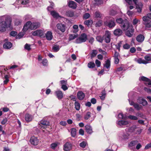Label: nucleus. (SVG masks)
Masks as SVG:
<instances>
[{
	"mask_svg": "<svg viewBox=\"0 0 151 151\" xmlns=\"http://www.w3.org/2000/svg\"><path fill=\"white\" fill-rule=\"evenodd\" d=\"M102 24V21L101 20H99L96 24V27H100Z\"/></svg>",
	"mask_w": 151,
	"mask_h": 151,
	"instance_id": "49",
	"label": "nucleus"
},
{
	"mask_svg": "<svg viewBox=\"0 0 151 151\" xmlns=\"http://www.w3.org/2000/svg\"><path fill=\"white\" fill-rule=\"evenodd\" d=\"M122 44V42L120 41L119 43H117L116 45V48L118 49L119 51L120 50V48L121 47V45Z\"/></svg>",
	"mask_w": 151,
	"mask_h": 151,
	"instance_id": "55",
	"label": "nucleus"
},
{
	"mask_svg": "<svg viewBox=\"0 0 151 151\" xmlns=\"http://www.w3.org/2000/svg\"><path fill=\"white\" fill-rule=\"evenodd\" d=\"M90 17V14L88 13H86L83 15V18L84 19H86L89 18Z\"/></svg>",
	"mask_w": 151,
	"mask_h": 151,
	"instance_id": "44",
	"label": "nucleus"
},
{
	"mask_svg": "<svg viewBox=\"0 0 151 151\" xmlns=\"http://www.w3.org/2000/svg\"><path fill=\"white\" fill-rule=\"evenodd\" d=\"M88 66L89 68H93L95 67V64L93 62H90L88 63Z\"/></svg>",
	"mask_w": 151,
	"mask_h": 151,
	"instance_id": "40",
	"label": "nucleus"
},
{
	"mask_svg": "<svg viewBox=\"0 0 151 151\" xmlns=\"http://www.w3.org/2000/svg\"><path fill=\"white\" fill-rule=\"evenodd\" d=\"M68 6L70 7L73 9H76V7L77 5L76 3L74 1H69L68 2Z\"/></svg>",
	"mask_w": 151,
	"mask_h": 151,
	"instance_id": "21",
	"label": "nucleus"
},
{
	"mask_svg": "<svg viewBox=\"0 0 151 151\" xmlns=\"http://www.w3.org/2000/svg\"><path fill=\"white\" fill-rule=\"evenodd\" d=\"M134 60L135 61L140 64H146L148 63V62L142 59L141 58H135Z\"/></svg>",
	"mask_w": 151,
	"mask_h": 151,
	"instance_id": "17",
	"label": "nucleus"
},
{
	"mask_svg": "<svg viewBox=\"0 0 151 151\" xmlns=\"http://www.w3.org/2000/svg\"><path fill=\"white\" fill-rule=\"evenodd\" d=\"M96 39L99 42H102L103 40V38L101 36H98L96 37Z\"/></svg>",
	"mask_w": 151,
	"mask_h": 151,
	"instance_id": "50",
	"label": "nucleus"
},
{
	"mask_svg": "<svg viewBox=\"0 0 151 151\" xmlns=\"http://www.w3.org/2000/svg\"><path fill=\"white\" fill-rule=\"evenodd\" d=\"M71 144L69 142H67L64 145L63 150L65 151H69L72 148Z\"/></svg>",
	"mask_w": 151,
	"mask_h": 151,
	"instance_id": "13",
	"label": "nucleus"
},
{
	"mask_svg": "<svg viewBox=\"0 0 151 151\" xmlns=\"http://www.w3.org/2000/svg\"><path fill=\"white\" fill-rule=\"evenodd\" d=\"M40 26V24L39 22H36L32 23L31 22V26L30 29L35 30L38 28Z\"/></svg>",
	"mask_w": 151,
	"mask_h": 151,
	"instance_id": "12",
	"label": "nucleus"
},
{
	"mask_svg": "<svg viewBox=\"0 0 151 151\" xmlns=\"http://www.w3.org/2000/svg\"><path fill=\"white\" fill-rule=\"evenodd\" d=\"M73 28L74 30L73 31V32L74 33H76L78 31V26L77 25H74L73 26Z\"/></svg>",
	"mask_w": 151,
	"mask_h": 151,
	"instance_id": "43",
	"label": "nucleus"
},
{
	"mask_svg": "<svg viewBox=\"0 0 151 151\" xmlns=\"http://www.w3.org/2000/svg\"><path fill=\"white\" fill-rule=\"evenodd\" d=\"M145 59L146 60V61L148 62V61L151 60V55H147L145 56Z\"/></svg>",
	"mask_w": 151,
	"mask_h": 151,
	"instance_id": "46",
	"label": "nucleus"
},
{
	"mask_svg": "<svg viewBox=\"0 0 151 151\" xmlns=\"http://www.w3.org/2000/svg\"><path fill=\"white\" fill-rule=\"evenodd\" d=\"M94 15L95 17L96 18H101L103 17V15L101 14V13L98 11H96L95 12L94 14Z\"/></svg>",
	"mask_w": 151,
	"mask_h": 151,
	"instance_id": "28",
	"label": "nucleus"
},
{
	"mask_svg": "<svg viewBox=\"0 0 151 151\" xmlns=\"http://www.w3.org/2000/svg\"><path fill=\"white\" fill-rule=\"evenodd\" d=\"M86 142L83 141L80 144V146L82 148H84L86 146Z\"/></svg>",
	"mask_w": 151,
	"mask_h": 151,
	"instance_id": "61",
	"label": "nucleus"
},
{
	"mask_svg": "<svg viewBox=\"0 0 151 151\" xmlns=\"http://www.w3.org/2000/svg\"><path fill=\"white\" fill-rule=\"evenodd\" d=\"M137 128H138V127L136 125H134L129 128V131L130 132H133Z\"/></svg>",
	"mask_w": 151,
	"mask_h": 151,
	"instance_id": "30",
	"label": "nucleus"
},
{
	"mask_svg": "<svg viewBox=\"0 0 151 151\" xmlns=\"http://www.w3.org/2000/svg\"><path fill=\"white\" fill-rule=\"evenodd\" d=\"M98 53L97 51L96 50H93L91 53V57L92 58L95 57Z\"/></svg>",
	"mask_w": 151,
	"mask_h": 151,
	"instance_id": "31",
	"label": "nucleus"
},
{
	"mask_svg": "<svg viewBox=\"0 0 151 151\" xmlns=\"http://www.w3.org/2000/svg\"><path fill=\"white\" fill-rule=\"evenodd\" d=\"M137 102L143 106H145L147 104V101L142 97H139L137 99Z\"/></svg>",
	"mask_w": 151,
	"mask_h": 151,
	"instance_id": "16",
	"label": "nucleus"
},
{
	"mask_svg": "<svg viewBox=\"0 0 151 151\" xmlns=\"http://www.w3.org/2000/svg\"><path fill=\"white\" fill-rule=\"evenodd\" d=\"M5 17L2 16L0 17V21L1 22L0 23V31L1 32H5L8 24H10L11 22V20L10 18H5V21L4 20Z\"/></svg>",
	"mask_w": 151,
	"mask_h": 151,
	"instance_id": "2",
	"label": "nucleus"
},
{
	"mask_svg": "<svg viewBox=\"0 0 151 151\" xmlns=\"http://www.w3.org/2000/svg\"><path fill=\"white\" fill-rule=\"evenodd\" d=\"M145 39V37L143 35L140 34L138 35L136 37V40L139 42H142Z\"/></svg>",
	"mask_w": 151,
	"mask_h": 151,
	"instance_id": "19",
	"label": "nucleus"
},
{
	"mask_svg": "<svg viewBox=\"0 0 151 151\" xmlns=\"http://www.w3.org/2000/svg\"><path fill=\"white\" fill-rule=\"evenodd\" d=\"M101 96H100L101 99L102 100H104L106 96V92L104 90L102 91L101 93Z\"/></svg>",
	"mask_w": 151,
	"mask_h": 151,
	"instance_id": "32",
	"label": "nucleus"
},
{
	"mask_svg": "<svg viewBox=\"0 0 151 151\" xmlns=\"http://www.w3.org/2000/svg\"><path fill=\"white\" fill-rule=\"evenodd\" d=\"M116 6L115 5H113L110 7L109 14L111 16H114L116 14Z\"/></svg>",
	"mask_w": 151,
	"mask_h": 151,
	"instance_id": "11",
	"label": "nucleus"
},
{
	"mask_svg": "<svg viewBox=\"0 0 151 151\" xmlns=\"http://www.w3.org/2000/svg\"><path fill=\"white\" fill-rule=\"evenodd\" d=\"M12 46V43L9 42H6L3 45L4 48L6 49H9L11 48Z\"/></svg>",
	"mask_w": 151,
	"mask_h": 151,
	"instance_id": "25",
	"label": "nucleus"
},
{
	"mask_svg": "<svg viewBox=\"0 0 151 151\" xmlns=\"http://www.w3.org/2000/svg\"><path fill=\"white\" fill-rule=\"evenodd\" d=\"M50 14L54 18L58 19L59 17H61V16L59 15V14L55 11H51Z\"/></svg>",
	"mask_w": 151,
	"mask_h": 151,
	"instance_id": "27",
	"label": "nucleus"
},
{
	"mask_svg": "<svg viewBox=\"0 0 151 151\" xmlns=\"http://www.w3.org/2000/svg\"><path fill=\"white\" fill-rule=\"evenodd\" d=\"M77 34L70 35L69 38V40L70 41L75 39L77 37Z\"/></svg>",
	"mask_w": 151,
	"mask_h": 151,
	"instance_id": "35",
	"label": "nucleus"
},
{
	"mask_svg": "<svg viewBox=\"0 0 151 151\" xmlns=\"http://www.w3.org/2000/svg\"><path fill=\"white\" fill-rule=\"evenodd\" d=\"M31 143L34 145H37L39 142L37 138L34 137H32L30 140Z\"/></svg>",
	"mask_w": 151,
	"mask_h": 151,
	"instance_id": "15",
	"label": "nucleus"
},
{
	"mask_svg": "<svg viewBox=\"0 0 151 151\" xmlns=\"http://www.w3.org/2000/svg\"><path fill=\"white\" fill-rule=\"evenodd\" d=\"M91 114L90 112H88L84 116V119L86 120L88 119L91 117Z\"/></svg>",
	"mask_w": 151,
	"mask_h": 151,
	"instance_id": "45",
	"label": "nucleus"
},
{
	"mask_svg": "<svg viewBox=\"0 0 151 151\" xmlns=\"http://www.w3.org/2000/svg\"><path fill=\"white\" fill-rule=\"evenodd\" d=\"M123 48L125 49H128L130 47V46L129 44L126 43L123 46Z\"/></svg>",
	"mask_w": 151,
	"mask_h": 151,
	"instance_id": "57",
	"label": "nucleus"
},
{
	"mask_svg": "<svg viewBox=\"0 0 151 151\" xmlns=\"http://www.w3.org/2000/svg\"><path fill=\"white\" fill-rule=\"evenodd\" d=\"M53 38L52 33L50 31H48L47 39L48 40H50Z\"/></svg>",
	"mask_w": 151,
	"mask_h": 151,
	"instance_id": "38",
	"label": "nucleus"
},
{
	"mask_svg": "<svg viewBox=\"0 0 151 151\" xmlns=\"http://www.w3.org/2000/svg\"><path fill=\"white\" fill-rule=\"evenodd\" d=\"M117 124L120 126H121L127 125L128 124V122L126 121L119 120L118 121Z\"/></svg>",
	"mask_w": 151,
	"mask_h": 151,
	"instance_id": "29",
	"label": "nucleus"
},
{
	"mask_svg": "<svg viewBox=\"0 0 151 151\" xmlns=\"http://www.w3.org/2000/svg\"><path fill=\"white\" fill-rule=\"evenodd\" d=\"M56 27L58 30L62 33L65 32L67 29L65 24H63L62 23L57 24L56 25Z\"/></svg>",
	"mask_w": 151,
	"mask_h": 151,
	"instance_id": "7",
	"label": "nucleus"
},
{
	"mask_svg": "<svg viewBox=\"0 0 151 151\" xmlns=\"http://www.w3.org/2000/svg\"><path fill=\"white\" fill-rule=\"evenodd\" d=\"M32 35L34 36H38L41 37H45L44 32L41 29L36 30L32 32Z\"/></svg>",
	"mask_w": 151,
	"mask_h": 151,
	"instance_id": "9",
	"label": "nucleus"
},
{
	"mask_svg": "<svg viewBox=\"0 0 151 151\" xmlns=\"http://www.w3.org/2000/svg\"><path fill=\"white\" fill-rule=\"evenodd\" d=\"M77 96L78 99L80 100H83L85 96L84 93L81 91L78 92L77 93Z\"/></svg>",
	"mask_w": 151,
	"mask_h": 151,
	"instance_id": "18",
	"label": "nucleus"
},
{
	"mask_svg": "<svg viewBox=\"0 0 151 151\" xmlns=\"http://www.w3.org/2000/svg\"><path fill=\"white\" fill-rule=\"evenodd\" d=\"M17 32L15 31H12L10 33V35L13 37L15 36L17 34Z\"/></svg>",
	"mask_w": 151,
	"mask_h": 151,
	"instance_id": "60",
	"label": "nucleus"
},
{
	"mask_svg": "<svg viewBox=\"0 0 151 151\" xmlns=\"http://www.w3.org/2000/svg\"><path fill=\"white\" fill-rule=\"evenodd\" d=\"M145 17H143V24L146 27L150 28L151 27V20L146 19Z\"/></svg>",
	"mask_w": 151,
	"mask_h": 151,
	"instance_id": "8",
	"label": "nucleus"
},
{
	"mask_svg": "<svg viewBox=\"0 0 151 151\" xmlns=\"http://www.w3.org/2000/svg\"><path fill=\"white\" fill-rule=\"evenodd\" d=\"M140 22V21L139 20L135 18L133 20V23L134 25H135L138 22Z\"/></svg>",
	"mask_w": 151,
	"mask_h": 151,
	"instance_id": "63",
	"label": "nucleus"
},
{
	"mask_svg": "<svg viewBox=\"0 0 151 151\" xmlns=\"http://www.w3.org/2000/svg\"><path fill=\"white\" fill-rule=\"evenodd\" d=\"M122 33V30L120 29H115L114 32V35L118 36L121 35Z\"/></svg>",
	"mask_w": 151,
	"mask_h": 151,
	"instance_id": "20",
	"label": "nucleus"
},
{
	"mask_svg": "<svg viewBox=\"0 0 151 151\" xmlns=\"http://www.w3.org/2000/svg\"><path fill=\"white\" fill-rule=\"evenodd\" d=\"M96 4L99 5L103 4V2L102 0H95Z\"/></svg>",
	"mask_w": 151,
	"mask_h": 151,
	"instance_id": "53",
	"label": "nucleus"
},
{
	"mask_svg": "<svg viewBox=\"0 0 151 151\" xmlns=\"http://www.w3.org/2000/svg\"><path fill=\"white\" fill-rule=\"evenodd\" d=\"M125 1L129 5L132 4L133 2L132 0H125ZM132 1L136 5L137 12L139 13H141L143 6L141 2H138L137 0H132Z\"/></svg>",
	"mask_w": 151,
	"mask_h": 151,
	"instance_id": "3",
	"label": "nucleus"
},
{
	"mask_svg": "<svg viewBox=\"0 0 151 151\" xmlns=\"http://www.w3.org/2000/svg\"><path fill=\"white\" fill-rule=\"evenodd\" d=\"M95 63L97 67H99L101 65V62L98 60H96L95 61Z\"/></svg>",
	"mask_w": 151,
	"mask_h": 151,
	"instance_id": "62",
	"label": "nucleus"
},
{
	"mask_svg": "<svg viewBox=\"0 0 151 151\" xmlns=\"http://www.w3.org/2000/svg\"><path fill=\"white\" fill-rule=\"evenodd\" d=\"M59 47L58 45H54L52 47V50L55 52H58L59 50Z\"/></svg>",
	"mask_w": 151,
	"mask_h": 151,
	"instance_id": "39",
	"label": "nucleus"
},
{
	"mask_svg": "<svg viewBox=\"0 0 151 151\" xmlns=\"http://www.w3.org/2000/svg\"><path fill=\"white\" fill-rule=\"evenodd\" d=\"M106 20L104 22V25L110 28H114L116 25V23L114 19L111 17H106L105 18Z\"/></svg>",
	"mask_w": 151,
	"mask_h": 151,
	"instance_id": "4",
	"label": "nucleus"
},
{
	"mask_svg": "<svg viewBox=\"0 0 151 151\" xmlns=\"http://www.w3.org/2000/svg\"><path fill=\"white\" fill-rule=\"evenodd\" d=\"M128 118L133 120H137L138 119L137 117L134 116L130 115L128 116Z\"/></svg>",
	"mask_w": 151,
	"mask_h": 151,
	"instance_id": "48",
	"label": "nucleus"
},
{
	"mask_svg": "<svg viewBox=\"0 0 151 151\" xmlns=\"http://www.w3.org/2000/svg\"><path fill=\"white\" fill-rule=\"evenodd\" d=\"M110 66V61L108 59L106 60L105 62V64L104 66L107 68H109Z\"/></svg>",
	"mask_w": 151,
	"mask_h": 151,
	"instance_id": "34",
	"label": "nucleus"
},
{
	"mask_svg": "<svg viewBox=\"0 0 151 151\" xmlns=\"http://www.w3.org/2000/svg\"><path fill=\"white\" fill-rule=\"evenodd\" d=\"M8 119L6 118H5L1 122V124L3 125L5 124L7 122Z\"/></svg>",
	"mask_w": 151,
	"mask_h": 151,
	"instance_id": "64",
	"label": "nucleus"
},
{
	"mask_svg": "<svg viewBox=\"0 0 151 151\" xmlns=\"http://www.w3.org/2000/svg\"><path fill=\"white\" fill-rule=\"evenodd\" d=\"M22 22V21L21 20L17 19L15 21V24L17 25H18L21 24Z\"/></svg>",
	"mask_w": 151,
	"mask_h": 151,
	"instance_id": "58",
	"label": "nucleus"
},
{
	"mask_svg": "<svg viewBox=\"0 0 151 151\" xmlns=\"http://www.w3.org/2000/svg\"><path fill=\"white\" fill-rule=\"evenodd\" d=\"M58 145V143H53L52 144L50 145L51 148L52 149H55V148L57 147Z\"/></svg>",
	"mask_w": 151,
	"mask_h": 151,
	"instance_id": "56",
	"label": "nucleus"
},
{
	"mask_svg": "<svg viewBox=\"0 0 151 151\" xmlns=\"http://www.w3.org/2000/svg\"><path fill=\"white\" fill-rule=\"evenodd\" d=\"M33 116L29 114H26L25 116V119L27 122L31 121L33 119Z\"/></svg>",
	"mask_w": 151,
	"mask_h": 151,
	"instance_id": "22",
	"label": "nucleus"
},
{
	"mask_svg": "<svg viewBox=\"0 0 151 151\" xmlns=\"http://www.w3.org/2000/svg\"><path fill=\"white\" fill-rule=\"evenodd\" d=\"M55 94L59 99H62L63 97V93L61 91H58L55 92Z\"/></svg>",
	"mask_w": 151,
	"mask_h": 151,
	"instance_id": "26",
	"label": "nucleus"
},
{
	"mask_svg": "<svg viewBox=\"0 0 151 151\" xmlns=\"http://www.w3.org/2000/svg\"><path fill=\"white\" fill-rule=\"evenodd\" d=\"M93 21L92 20H86L84 22V24L87 25L88 27L91 25Z\"/></svg>",
	"mask_w": 151,
	"mask_h": 151,
	"instance_id": "36",
	"label": "nucleus"
},
{
	"mask_svg": "<svg viewBox=\"0 0 151 151\" xmlns=\"http://www.w3.org/2000/svg\"><path fill=\"white\" fill-rule=\"evenodd\" d=\"M71 135L73 137H74L76 134V129L74 128H72L71 129Z\"/></svg>",
	"mask_w": 151,
	"mask_h": 151,
	"instance_id": "41",
	"label": "nucleus"
},
{
	"mask_svg": "<svg viewBox=\"0 0 151 151\" xmlns=\"http://www.w3.org/2000/svg\"><path fill=\"white\" fill-rule=\"evenodd\" d=\"M85 130L86 132L88 134H91L92 132V127L88 124L86 125L85 126Z\"/></svg>",
	"mask_w": 151,
	"mask_h": 151,
	"instance_id": "24",
	"label": "nucleus"
},
{
	"mask_svg": "<svg viewBox=\"0 0 151 151\" xmlns=\"http://www.w3.org/2000/svg\"><path fill=\"white\" fill-rule=\"evenodd\" d=\"M111 34L110 32L108 31H106L105 32V34L104 36L105 42L107 43H109L111 40Z\"/></svg>",
	"mask_w": 151,
	"mask_h": 151,
	"instance_id": "10",
	"label": "nucleus"
},
{
	"mask_svg": "<svg viewBox=\"0 0 151 151\" xmlns=\"http://www.w3.org/2000/svg\"><path fill=\"white\" fill-rule=\"evenodd\" d=\"M138 142L136 140L133 141L131 142L129 144L128 146L131 149H133L135 148V145L137 144Z\"/></svg>",
	"mask_w": 151,
	"mask_h": 151,
	"instance_id": "23",
	"label": "nucleus"
},
{
	"mask_svg": "<svg viewBox=\"0 0 151 151\" xmlns=\"http://www.w3.org/2000/svg\"><path fill=\"white\" fill-rule=\"evenodd\" d=\"M66 15L68 17H72L74 15L73 12L71 11H68L66 12Z\"/></svg>",
	"mask_w": 151,
	"mask_h": 151,
	"instance_id": "33",
	"label": "nucleus"
},
{
	"mask_svg": "<svg viewBox=\"0 0 151 151\" xmlns=\"http://www.w3.org/2000/svg\"><path fill=\"white\" fill-rule=\"evenodd\" d=\"M141 79L142 81H145L147 82L150 81V79L144 76H142L141 77Z\"/></svg>",
	"mask_w": 151,
	"mask_h": 151,
	"instance_id": "54",
	"label": "nucleus"
},
{
	"mask_svg": "<svg viewBox=\"0 0 151 151\" xmlns=\"http://www.w3.org/2000/svg\"><path fill=\"white\" fill-rule=\"evenodd\" d=\"M24 48L26 50L28 51H29L31 49L30 45L27 43L24 45Z\"/></svg>",
	"mask_w": 151,
	"mask_h": 151,
	"instance_id": "47",
	"label": "nucleus"
},
{
	"mask_svg": "<svg viewBox=\"0 0 151 151\" xmlns=\"http://www.w3.org/2000/svg\"><path fill=\"white\" fill-rule=\"evenodd\" d=\"M123 21L124 20H123L121 18H119L116 19V22L120 24V25L122 24V23L123 22Z\"/></svg>",
	"mask_w": 151,
	"mask_h": 151,
	"instance_id": "52",
	"label": "nucleus"
},
{
	"mask_svg": "<svg viewBox=\"0 0 151 151\" xmlns=\"http://www.w3.org/2000/svg\"><path fill=\"white\" fill-rule=\"evenodd\" d=\"M31 26V22L30 21H28L24 25L23 29V31L24 32H25L27 31L28 29H30V28Z\"/></svg>",
	"mask_w": 151,
	"mask_h": 151,
	"instance_id": "14",
	"label": "nucleus"
},
{
	"mask_svg": "<svg viewBox=\"0 0 151 151\" xmlns=\"http://www.w3.org/2000/svg\"><path fill=\"white\" fill-rule=\"evenodd\" d=\"M143 17H146L147 19L151 20V13L147 14L146 16H144Z\"/></svg>",
	"mask_w": 151,
	"mask_h": 151,
	"instance_id": "59",
	"label": "nucleus"
},
{
	"mask_svg": "<svg viewBox=\"0 0 151 151\" xmlns=\"http://www.w3.org/2000/svg\"><path fill=\"white\" fill-rule=\"evenodd\" d=\"M87 39V36L85 33L81 34L80 37L76 40V42L77 43H81L85 42Z\"/></svg>",
	"mask_w": 151,
	"mask_h": 151,
	"instance_id": "6",
	"label": "nucleus"
},
{
	"mask_svg": "<svg viewBox=\"0 0 151 151\" xmlns=\"http://www.w3.org/2000/svg\"><path fill=\"white\" fill-rule=\"evenodd\" d=\"M42 131L44 133H46L47 128V119L46 118L43 119L40 122L39 124Z\"/></svg>",
	"mask_w": 151,
	"mask_h": 151,
	"instance_id": "5",
	"label": "nucleus"
},
{
	"mask_svg": "<svg viewBox=\"0 0 151 151\" xmlns=\"http://www.w3.org/2000/svg\"><path fill=\"white\" fill-rule=\"evenodd\" d=\"M129 135L127 133L124 134L123 135V137L124 139H129Z\"/></svg>",
	"mask_w": 151,
	"mask_h": 151,
	"instance_id": "51",
	"label": "nucleus"
},
{
	"mask_svg": "<svg viewBox=\"0 0 151 151\" xmlns=\"http://www.w3.org/2000/svg\"><path fill=\"white\" fill-rule=\"evenodd\" d=\"M121 28L124 31L127 30L125 35L128 37H131L133 35L134 29L133 26L129 24L128 21L127 19L124 20L123 22L120 25Z\"/></svg>",
	"mask_w": 151,
	"mask_h": 151,
	"instance_id": "1",
	"label": "nucleus"
},
{
	"mask_svg": "<svg viewBox=\"0 0 151 151\" xmlns=\"http://www.w3.org/2000/svg\"><path fill=\"white\" fill-rule=\"evenodd\" d=\"M75 107L76 110L78 111L80 109V104L78 102L76 101L74 103Z\"/></svg>",
	"mask_w": 151,
	"mask_h": 151,
	"instance_id": "37",
	"label": "nucleus"
},
{
	"mask_svg": "<svg viewBox=\"0 0 151 151\" xmlns=\"http://www.w3.org/2000/svg\"><path fill=\"white\" fill-rule=\"evenodd\" d=\"M118 117L119 119H126L127 117L126 116H124L123 114L122 113H120L119 114Z\"/></svg>",
	"mask_w": 151,
	"mask_h": 151,
	"instance_id": "42",
	"label": "nucleus"
}]
</instances>
